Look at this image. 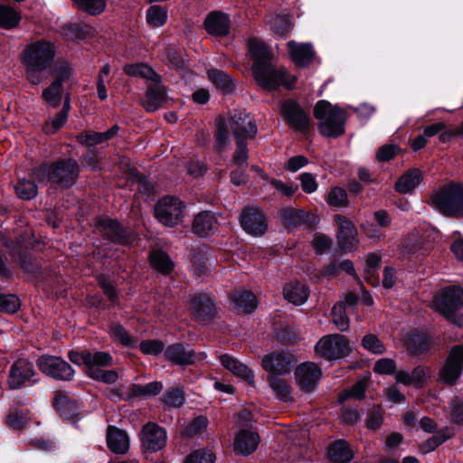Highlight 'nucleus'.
I'll return each mask as SVG.
<instances>
[{
	"label": "nucleus",
	"mask_w": 463,
	"mask_h": 463,
	"mask_svg": "<svg viewBox=\"0 0 463 463\" xmlns=\"http://www.w3.org/2000/svg\"><path fill=\"white\" fill-rule=\"evenodd\" d=\"M216 218L211 212H202L198 213L193 223V231L197 235L206 236L216 226Z\"/></svg>",
	"instance_id": "nucleus-34"
},
{
	"label": "nucleus",
	"mask_w": 463,
	"mask_h": 463,
	"mask_svg": "<svg viewBox=\"0 0 463 463\" xmlns=\"http://www.w3.org/2000/svg\"><path fill=\"white\" fill-rule=\"evenodd\" d=\"M141 442L146 450L157 451L165 446L166 432L157 424L148 422L143 427Z\"/></svg>",
	"instance_id": "nucleus-17"
},
{
	"label": "nucleus",
	"mask_w": 463,
	"mask_h": 463,
	"mask_svg": "<svg viewBox=\"0 0 463 463\" xmlns=\"http://www.w3.org/2000/svg\"><path fill=\"white\" fill-rule=\"evenodd\" d=\"M314 116L318 120V128L324 137H338L345 132V110L333 107L328 101L319 100L314 108Z\"/></svg>",
	"instance_id": "nucleus-4"
},
{
	"label": "nucleus",
	"mask_w": 463,
	"mask_h": 463,
	"mask_svg": "<svg viewBox=\"0 0 463 463\" xmlns=\"http://www.w3.org/2000/svg\"><path fill=\"white\" fill-rule=\"evenodd\" d=\"M37 365L44 374L57 380L70 381L74 375L72 367L58 356L43 355L37 360Z\"/></svg>",
	"instance_id": "nucleus-9"
},
{
	"label": "nucleus",
	"mask_w": 463,
	"mask_h": 463,
	"mask_svg": "<svg viewBox=\"0 0 463 463\" xmlns=\"http://www.w3.org/2000/svg\"><path fill=\"white\" fill-rule=\"evenodd\" d=\"M450 436L451 434L448 433L447 430H439L420 445V450L423 453H430L449 439Z\"/></svg>",
	"instance_id": "nucleus-50"
},
{
	"label": "nucleus",
	"mask_w": 463,
	"mask_h": 463,
	"mask_svg": "<svg viewBox=\"0 0 463 463\" xmlns=\"http://www.w3.org/2000/svg\"><path fill=\"white\" fill-rule=\"evenodd\" d=\"M207 423L208 420L205 417H197L185 427L184 432L191 436L202 433L206 429Z\"/></svg>",
	"instance_id": "nucleus-62"
},
{
	"label": "nucleus",
	"mask_w": 463,
	"mask_h": 463,
	"mask_svg": "<svg viewBox=\"0 0 463 463\" xmlns=\"http://www.w3.org/2000/svg\"><path fill=\"white\" fill-rule=\"evenodd\" d=\"M332 322L340 331H347L349 318L345 313V305L336 303L332 308Z\"/></svg>",
	"instance_id": "nucleus-46"
},
{
	"label": "nucleus",
	"mask_w": 463,
	"mask_h": 463,
	"mask_svg": "<svg viewBox=\"0 0 463 463\" xmlns=\"http://www.w3.org/2000/svg\"><path fill=\"white\" fill-rule=\"evenodd\" d=\"M463 369V345L454 346L445 364L440 369V380L447 384H454Z\"/></svg>",
	"instance_id": "nucleus-12"
},
{
	"label": "nucleus",
	"mask_w": 463,
	"mask_h": 463,
	"mask_svg": "<svg viewBox=\"0 0 463 463\" xmlns=\"http://www.w3.org/2000/svg\"><path fill=\"white\" fill-rule=\"evenodd\" d=\"M21 20L20 14L12 7L0 5V26L5 29L15 27Z\"/></svg>",
	"instance_id": "nucleus-44"
},
{
	"label": "nucleus",
	"mask_w": 463,
	"mask_h": 463,
	"mask_svg": "<svg viewBox=\"0 0 463 463\" xmlns=\"http://www.w3.org/2000/svg\"><path fill=\"white\" fill-rule=\"evenodd\" d=\"M164 349V344L158 340H146L140 343V350L146 354L156 355Z\"/></svg>",
	"instance_id": "nucleus-63"
},
{
	"label": "nucleus",
	"mask_w": 463,
	"mask_h": 463,
	"mask_svg": "<svg viewBox=\"0 0 463 463\" xmlns=\"http://www.w3.org/2000/svg\"><path fill=\"white\" fill-rule=\"evenodd\" d=\"M99 227L103 235L108 239L120 244L130 243V239L128 237L126 231L120 227L117 221L104 219L99 222Z\"/></svg>",
	"instance_id": "nucleus-29"
},
{
	"label": "nucleus",
	"mask_w": 463,
	"mask_h": 463,
	"mask_svg": "<svg viewBox=\"0 0 463 463\" xmlns=\"http://www.w3.org/2000/svg\"><path fill=\"white\" fill-rule=\"evenodd\" d=\"M34 375L33 364L27 359H19L11 366L7 383L13 389H19Z\"/></svg>",
	"instance_id": "nucleus-16"
},
{
	"label": "nucleus",
	"mask_w": 463,
	"mask_h": 463,
	"mask_svg": "<svg viewBox=\"0 0 463 463\" xmlns=\"http://www.w3.org/2000/svg\"><path fill=\"white\" fill-rule=\"evenodd\" d=\"M109 335L123 345L131 346L135 344L133 337L119 324H113L109 329Z\"/></svg>",
	"instance_id": "nucleus-52"
},
{
	"label": "nucleus",
	"mask_w": 463,
	"mask_h": 463,
	"mask_svg": "<svg viewBox=\"0 0 463 463\" xmlns=\"http://www.w3.org/2000/svg\"><path fill=\"white\" fill-rule=\"evenodd\" d=\"M289 55L294 63L298 66H307L314 57V51L310 43H299L289 41L288 43Z\"/></svg>",
	"instance_id": "nucleus-25"
},
{
	"label": "nucleus",
	"mask_w": 463,
	"mask_h": 463,
	"mask_svg": "<svg viewBox=\"0 0 463 463\" xmlns=\"http://www.w3.org/2000/svg\"><path fill=\"white\" fill-rule=\"evenodd\" d=\"M284 225L288 228H294L306 222L308 219L307 213L297 209H286L281 213Z\"/></svg>",
	"instance_id": "nucleus-42"
},
{
	"label": "nucleus",
	"mask_w": 463,
	"mask_h": 463,
	"mask_svg": "<svg viewBox=\"0 0 463 463\" xmlns=\"http://www.w3.org/2000/svg\"><path fill=\"white\" fill-rule=\"evenodd\" d=\"M335 222L338 225L337 241L340 248L345 251H351L359 242L354 225L343 215H336Z\"/></svg>",
	"instance_id": "nucleus-18"
},
{
	"label": "nucleus",
	"mask_w": 463,
	"mask_h": 463,
	"mask_svg": "<svg viewBox=\"0 0 463 463\" xmlns=\"http://www.w3.org/2000/svg\"><path fill=\"white\" fill-rule=\"evenodd\" d=\"M249 52L254 60L252 73L257 83L266 90H276L279 86L291 89L296 81L283 67L275 68L269 61L270 52L260 39H251L248 44Z\"/></svg>",
	"instance_id": "nucleus-1"
},
{
	"label": "nucleus",
	"mask_w": 463,
	"mask_h": 463,
	"mask_svg": "<svg viewBox=\"0 0 463 463\" xmlns=\"http://www.w3.org/2000/svg\"><path fill=\"white\" fill-rule=\"evenodd\" d=\"M68 116L65 115V111H60L54 118L47 122L44 126V131L46 134H52L60 129L67 121Z\"/></svg>",
	"instance_id": "nucleus-61"
},
{
	"label": "nucleus",
	"mask_w": 463,
	"mask_h": 463,
	"mask_svg": "<svg viewBox=\"0 0 463 463\" xmlns=\"http://www.w3.org/2000/svg\"><path fill=\"white\" fill-rule=\"evenodd\" d=\"M55 406L64 419H74L78 415V407L74 401L64 394L55 398Z\"/></svg>",
	"instance_id": "nucleus-38"
},
{
	"label": "nucleus",
	"mask_w": 463,
	"mask_h": 463,
	"mask_svg": "<svg viewBox=\"0 0 463 463\" xmlns=\"http://www.w3.org/2000/svg\"><path fill=\"white\" fill-rule=\"evenodd\" d=\"M79 174V165L75 160L58 161L49 166L42 165L36 168L33 175L42 184L54 183L61 187L71 186Z\"/></svg>",
	"instance_id": "nucleus-3"
},
{
	"label": "nucleus",
	"mask_w": 463,
	"mask_h": 463,
	"mask_svg": "<svg viewBox=\"0 0 463 463\" xmlns=\"http://www.w3.org/2000/svg\"><path fill=\"white\" fill-rule=\"evenodd\" d=\"M430 377V371L421 366L414 368L411 373L402 370L395 373V379L398 383L413 385L416 388L422 386Z\"/></svg>",
	"instance_id": "nucleus-23"
},
{
	"label": "nucleus",
	"mask_w": 463,
	"mask_h": 463,
	"mask_svg": "<svg viewBox=\"0 0 463 463\" xmlns=\"http://www.w3.org/2000/svg\"><path fill=\"white\" fill-rule=\"evenodd\" d=\"M208 79L224 93H231L234 89L232 78L222 71L209 70L207 71Z\"/></svg>",
	"instance_id": "nucleus-37"
},
{
	"label": "nucleus",
	"mask_w": 463,
	"mask_h": 463,
	"mask_svg": "<svg viewBox=\"0 0 463 463\" xmlns=\"http://www.w3.org/2000/svg\"><path fill=\"white\" fill-rule=\"evenodd\" d=\"M164 401L169 407L179 408L184 402V392L179 388H173L165 392Z\"/></svg>",
	"instance_id": "nucleus-57"
},
{
	"label": "nucleus",
	"mask_w": 463,
	"mask_h": 463,
	"mask_svg": "<svg viewBox=\"0 0 463 463\" xmlns=\"http://www.w3.org/2000/svg\"><path fill=\"white\" fill-rule=\"evenodd\" d=\"M322 376L321 369L312 362L299 364L295 370L297 385L303 392H311Z\"/></svg>",
	"instance_id": "nucleus-13"
},
{
	"label": "nucleus",
	"mask_w": 463,
	"mask_h": 463,
	"mask_svg": "<svg viewBox=\"0 0 463 463\" xmlns=\"http://www.w3.org/2000/svg\"><path fill=\"white\" fill-rule=\"evenodd\" d=\"M118 127L117 125H114L111 128H109L108 131L105 132H92V131H85L83 133H80L77 137V140L85 146H93L98 144H100L106 140H109L112 137H114L118 131Z\"/></svg>",
	"instance_id": "nucleus-31"
},
{
	"label": "nucleus",
	"mask_w": 463,
	"mask_h": 463,
	"mask_svg": "<svg viewBox=\"0 0 463 463\" xmlns=\"http://www.w3.org/2000/svg\"><path fill=\"white\" fill-rule=\"evenodd\" d=\"M312 244L315 250L322 254L330 249L332 241L328 236L317 233L315 235Z\"/></svg>",
	"instance_id": "nucleus-64"
},
{
	"label": "nucleus",
	"mask_w": 463,
	"mask_h": 463,
	"mask_svg": "<svg viewBox=\"0 0 463 463\" xmlns=\"http://www.w3.org/2000/svg\"><path fill=\"white\" fill-rule=\"evenodd\" d=\"M327 203L330 205L342 207L346 205L347 203V194L346 192L340 188L335 187L328 194Z\"/></svg>",
	"instance_id": "nucleus-58"
},
{
	"label": "nucleus",
	"mask_w": 463,
	"mask_h": 463,
	"mask_svg": "<svg viewBox=\"0 0 463 463\" xmlns=\"http://www.w3.org/2000/svg\"><path fill=\"white\" fill-rule=\"evenodd\" d=\"M73 3L78 8L91 15L101 14L107 5L106 0H73Z\"/></svg>",
	"instance_id": "nucleus-47"
},
{
	"label": "nucleus",
	"mask_w": 463,
	"mask_h": 463,
	"mask_svg": "<svg viewBox=\"0 0 463 463\" xmlns=\"http://www.w3.org/2000/svg\"><path fill=\"white\" fill-rule=\"evenodd\" d=\"M124 71L129 76H139L154 81L158 80L159 76L154 70L145 63L128 64L124 67Z\"/></svg>",
	"instance_id": "nucleus-40"
},
{
	"label": "nucleus",
	"mask_w": 463,
	"mask_h": 463,
	"mask_svg": "<svg viewBox=\"0 0 463 463\" xmlns=\"http://www.w3.org/2000/svg\"><path fill=\"white\" fill-rule=\"evenodd\" d=\"M281 112L290 128L301 132L308 130L310 118L296 101L287 100L283 102Z\"/></svg>",
	"instance_id": "nucleus-11"
},
{
	"label": "nucleus",
	"mask_w": 463,
	"mask_h": 463,
	"mask_svg": "<svg viewBox=\"0 0 463 463\" xmlns=\"http://www.w3.org/2000/svg\"><path fill=\"white\" fill-rule=\"evenodd\" d=\"M421 180L422 174L419 169L409 170L397 180L395 189L401 194L411 193Z\"/></svg>",
	"instance_id": "nucleus-32"
},
{
	"label": "nucleus",
	"mask_w": 463,
	"mask_h": 463,
	"mask_svg": "<svg viewBox=\"0 0 463 463\" xmlns=\"http://www.w3.org/2000/svg\"><path fill=\"white\" fill-rule=\"evenodd\" d=\"M229 126L236 139L252 138L257 133L252 118L245 111L235 112L230 118Z\"/></svg>",
	"instance_id": "nucleus-15"
},
{
	"label": "nucleus",
	"mask_w": 463,
	"mask_h": 463,
	"mask_svg": "<svg viewBox=\"0 0 463 463\" xmlns=\"http://www.w3.org/2000/svg\"><path fill=\"white\" fill-rule=\"evenodd\" d=\"M268 381L277 399L286 402L293 401L292 387L287 382L277 376H269Z\"/></svg>",
	"instance_id": "nucleus-36"
},
{
	"label": "nucleus",
	"mask_w": 463,
	"mask_h": 463,
	"mask_svg": "<svg viewBox=\"0 0 463 463\" xmlns=\"http://www.w3.org/2000/svg\"><path fill=\"white\" fill-rule=\"evenodd\" d=\"M283 294L288 302L300 306L307 301L309 290L306 285L298 281H293L285 285Z\"/></svg>",
	"instance_id": "nucleus-30"
},
{
	"label": "nucleus",
	"mask_w": 463,
	"mask_h": 463,
	"mask_svg": "<svg viewBox=\"0 0 463 463\" xmlns=\"http://www.w3.org/2000/svg\"><path fill=\"white\" fill-rule=\"evenodd\" d=\"M89 376L96 381H99L105 383H113L118 378V373L115 370H94L90 369Z\"/></svg>",
	"instance_id": "nucleus-56"
},
{
	"label": "nucleus",
	"mask_w": 463,
	"mask_h": 463,
	"mask_svg": "<svg viewBox=\"0 0 463 463\" xmlns=\"http://www.w3.org/2000/svg\"><path fill=\"white\" fill-rule=\"evenodd\" d=\"M232 308L238 314H250L257 308V298L250 291L241 289L232 296Z\"/></svg>",
	"instance_id": "nucleus-24"
},
{
	"label": "nucleus",
	"mask_w": 463,
	"mask_h": 463,
	"mask_svg": "<svg viewBox=\"0 0 463 463\" xmlns=\"http://www.w3.org/2000/svg\"><path fill=\"white\" fill-rule=\"evenodd\" d=\"M165 99V90L161 85L149 88L146 92L143 106L146 111L153 112L160 108Z\"/></svg>",
	"instance_id": "nucleus-35"
},
{
	"label": "nucleus",
	"mask_w": 463,
	"mask_h": 463,
	"mask_svg": "<svg viewBox=\"0 0 463 463\" xmlns=\"http://www.w3.org/2000/svg\"><path fill=\"white\" fill-rule=\"evenodd\" d=\"M365 389H366L365 382L363 380L358 381L357 383H355L353 385V387L350 390L346 391L345 392H344L343 394L340 395L339 401L341 402H343L345 400H347L349 397H354L355 399H361L364 395Z\"/></svg>",
	"instance_id": "nucleus-60"
},
{
	"label": "nucleus",
	"mask_w": 463,
	"mask_h": 463,
	"mask_svg": "<svg viewBox=\"0 0 463 463\" xmlns=\"http://www.w3.org/2000/svg\"><path fill=\"white\" fill-rule=\"evenodd\" d=\"M327 454L334 463H348L354 458L349 445L342 439L333 442L328 448Z\"/></svg>",
	"instance_id": "nucleus-33"
},
{
	"label": "nucleus",
	"mask_w": 463,
	"mask_h": 463,
	"mask_svg": "<svg viewBox=\"0 0 463 463\" xmlns=\"http://www.w3.org/2000/svg\"><path fill=\"white\" fill-rule=\"evenodd\" d=\"M361 345L373 354H383L385 352L383 342L373 334L365 335L361 340Z\"/></svg>",
	"instance_id": "nucleus-49"
},
{
	"label": "nucleus",
	"mask_w": 463,
	"mask_h": 463,
	"mask_svg": "<svg viewBox=\"0 0 463 463\" xmlns=\"http://www.w3.org/2000/svg\"><path fill=\"white\" fill-rule=\"evenodd\" d=\"M188 307L197 320L205 322L213 314V299L206 293H195L192 296Z\"/></svg>",
	"instance_id": "nucleus-21"
},
{
	"label": "nucleus",
	"mask_w": 463,
	"mask_h": 463,
	"mask_svg": "<svg viewBox=\"0 0 463 463\" xmlns=\"http://www.w3.org/2000/svg\"><path fill=\"white\" fill-rule=\"evenodd\" d=\"M163 388L160 382H152L146 385L134 384L131 388L134 396H154L158 394Z\"/></svg>",
	"instance_id": "nucleus-51"
},
{
	"label": "nucleus",
	"mask_w": 463,
	"mask_h": 463,
	"mask_svg": "<svg viewBox=\"0 0 463 463\" xmlns=\"http://www.w3.org/2000/svg\"><path fill=\"white\" fill-rule=\"evenodd\" d=\"M215 456L208 450L199 449L191 454L185 463H214Z\"/></svg>",
	"instance_id": "nucleus-59"
},
{
	"label": "nucleus",
	"mask_w": 463,
	"mask_h": 463,
	"mask_svg": "<svg viewBox=\"0 0 463 463\" xmlns=\"http://www.w3.org/2000/svg\"><path fill=\"white\" fill-rule=\"evenodd\" d=\"M112 361L111 355L107 352L90 353V363L88 364L86 373L89 375L90 369L101 370L100 367L111 365Z\"/></svg>",
	"instance_id": "nucleus-48"
},
{
	"label": "nucleus",
	"mask_w": 463,
	"mask_h": 463,
	"mask_svg": "<svg viewBox=\"0 0 463 463\" xmlns=\"http://www.w3.org/2000/svg\"><path fill=\"white\" fill-rule=\"evenodd\" d=\"M243 230L253 236H261L267 231V222L262 211L257 207H249L241 214Z\"/></svg>",
	"instance_id": "nucleus-14"
},
{
	"label": "nucleus",
	"mask_w": 463,
	"mask_h": 463,
	"mask_svg": "<svg viewBox=\"0 0 463 463\" xmlns=\"http://www.w3.org/2000/svg\"><path fill=\"white\" fill-rule=\"evenodd\" d=\"M260 441V435L252 429H240L235 434L233 449L237 454L248 456L257 449Z\"/></svg>",
	"instance_id": "nucleus-20"
},
{
	"label": "nucleus",
	"mask_w": 463,
	"mask_h": 463,
	"mask_svg": "<svg viewBox=\"0 0 463 463\" xmlns=\"http://www.w3.org/2000/svg\"><path fill=\"white\" fill-rule=\"evenodd\" d=\"M220 362L224 368L232 372L235 376H238L247 381L249 383L253 384L254 374L252 371L248 368V366L241 364L229 354L221 355Z\"/></svg>",
	"instance_id": "nucleus-28"
},
{
	"label": "nucleus",
	"mask_w": 463,
	"mask_h": 463,
	"mask_svg": "<svg viewBox=\"0 0 463 463\" xmlns=\"http://www.w3.org/2000/svg\"><path fill=\"white\" fill-rule=\"evenodd\" d=\"M20 307V300L15 295H4L0 293V311L14 313Z\"/></svg>",
	"instance_id": "nucleus-55"
},
{
	"label": "nucleus",
	"mask_w": 463,
	"mask_h": 463,
	"mask_svg": "<svg viewBox=\"0 0 463 463\" xmlns=\"http://www.w3.org/2000/svg\"><path fill=\"white\" fill-rule=\"evenodd\" d=\"M107 443L109 449L117 454H124L129 449L128 434L115 427H109L107 432Z\"/></svg>",
	"instance_id": "nucleus-27"
},
{
	"label": "nucleus",
	"mask_w": 463,
	"mask_h": 463,
	"mask_svg": "<svg viewBox=\"0 0 463 463\" xmlns=\"http://www.w3.org/2000/svg\"><path fill=\"white\" fill-rule=\"evenodd\" d=\"M407 348L412 354H421L429 350L430 339L421 333L411 335L406 341Z\"/></svg>",
	"instance_id": "nucleus-39"
},
{
	"label": "nucleus",
	"mask_w": 463,
	"mask_h": 463,
	"mask_svg": "<svg viewBox=\"0 0 463 463\" xmlns=\"http://www.w3.org/2000/svg\"><path fill=\"white\" fill-rule=\"evenodd\" d=\"M71 69L67 63H62L54 71L56 80L43 90V99L52 107H58L63 94L62 83L69 80Z\"/></svg>",
	"instance_id": "nucleus-10"
},
{
	"label": "nucleus",
	"mask_w": 463,
	"mask_h": 463,
	"mask_svg": "<svg viewBox=\"0 0 463 463\" xmlns=\"http://www.w3.org/2000/svg\"><path fill=\"white\" fill-rule=\"evenodd\" d=\"M203 24L209 34L213 36H225L229 33L231 21L226 14L214 11L206 16Z\"/></svg>",
	"instance_id": "nucleus-22"
},
{
	"label": "nucleus",
	"mask_w": 463,
	"mask_h": 463,
	"mask_svg": "<svg viewBox=\"0 0 463 463\" xmlns=\"http://www.w3.org/2000/svg\"><path fill=\"white\" fill-rule=\"evenodd\" d=\"M165 356L176 364H190L200 359L193 350L184 347L180 344L170 345L165 351Z\"/></svg>",
	"instance_id": "nucleus-26"
},
{
	"label": "nucleus",
	"mask_w": 463,
	"mask_h": 463,
	"mask_svg": "<svg viewBox=\"0 0 463 463\" xmlns=\"http://www.w3.org/2000/svg\"><path fill=\"white\" fill-rule=\"evenodd\" d=\"M294 363V356L291 354L284 353L270 354L262 360V365L270 373L269 376L283 375L289 373Z\"/></svg>",
	"instance_id": "nucleus-19"
},
{
	"label": "nucleus",
	"mask_w": 463,
	"mask_h": 463,
	"mask_svg": "<svg viewBox=\"0 0 463 463\" xmlns=\"http://www.w3.org/2000/svg\"><path fill=\"white\" fill-rule=\"evenodd\" d=\"M167 20V10L159 5H152L146 12V22L152 27H161Z\"/></svg>",
	"instance_id": "nucleus-43"
},
{
	"label": "nucleus",
	"mask_w": 463,
	"mask_h": 463,
	"mask_svg": "<svg viewBox=\"0 0 463 463\" xmlns=\"http://www.w3.org/2000/svg\"><path fill=\"white\" fill-rule=\"evenodd\" d=\"M184 204L176 197L165 196L155 206L156 219L165 226L173 227L183 218Z\"/></svg>",
	"instance_id": "nucleus-8"
},
{
	"label": "nucleus",
	"mask_w": 463,
	"mask_h": 463,
	"mask_svg": "<svg viewBox=\"0 0 463 463\" xmlns=\"http://www.w3.org/2000/svg\"><path fill=\"white\" fill-rule=\"evenodd\" d=\"M315 350L318 356L328 361L343 358L351 353L347 338L338 334L323 336Z\"/></svg>",
	"instance_id": "nucleus-7"
},
{
	"label": "nucleus",
	"mask_w": 463,
	"mask_h": 463,
	"mask_svg": "<svg viewBox=\"0 0 463 463\" xmlns=\"http://www.w3.org/2000/svg\"><path fill=\"white\" fill-rule=\"evenodd\" d=\"M381 267V258L374 254L371 253L366 257V260L364 263V272L366 274V279L373 285L376 283L372 279L375 277L377 271Z\"/></svg>",
	"instance_id": "nucleus-54"
},
{
	"label": "nucleus",
	"mask_w": 463,
	"mask_h": 463,
	"mask_svg": "<svg viewBox=\"0 0 463 463\" xmlns=\"http://www.w3.org/2000/svg\"><path fill=\"white\" fill-rule=\"evenodd\" d=\"M16 194L24 199L30 200L36 196L37 186L32 181L21 180L14 187Z\"/></svg>",
	"instance_id": "nucleus-53"
},
{
	"label": "nucleus",
	"mask_w": 463,
	"mask_h": 463,
	"mask_svg": "<svg viewBox=\"0 0 463 463\" xmlns=\"http://www.w3.org/2000/svg\"><path fill=\"white\" fill-rule=\"evenodd\" d=\"M462 307L463 289L459 287L445 288L433 301V307L458 326L463 324V317L458 313Z\"/></svg>",
	"instance_id": "nucleus-5"
},
{
	"label": "nucleus",
	"mask_w": 463,
	"mask_h": 463,
	"mask_svg": "<svg viewBox=\"0 0 463 463\" xmlns=\"http://www.w3.org/2000/svg\"><path fill=\"white\" fill-rule=\"evenodd\" d=\"M151 265L162 273H168L173 268L169 257L161 250H155L150 254Z\"/></svg>",
	"instance_id": "nucleus-45"
},
{
	"label": "nucleus",
	"mask_w": 463,
	"mask_h": 463,
	"mask_svg": "<svg viewBox=\"0 0 463 463\" xmlns=\"http://www.w3.org/2000/svg\"><path fill=\"white\" fill-rule=\"evenodd\" d=\"M270 30L278 36L287 35L292 29L290 15H275L269 20Z\"/></svg>",
	"instance_id": "nucleus-41"
},
{
	"label": "nucleus",
	"mask_w": 463,
	"mask_h": 463,
	"mask_svg": "<svg viewBox=\"0 0 463 463\" xmlns=\"http://www.w3.org/2000/svg\"><path fill=\"white\" fill-rule=\"evenodd\" d=\"M431 201L443 214L459 216L463 214V186L450 184L434 194Z\"/></svg>",
	"instance_id": "nucleus-6"
},
{
	"label": "nucleus",
	"mask_w": 463,
	"mask_h": 463,
	"mask_svg": "<svg viewBox=\"0 0 463 463\" xmlns=\"http://www.w3.org/2000/svg\"><path fill=\"white\" fill-rule=\"evenodd\" d=\"M56 56L55 44L48 40H38L27 44L21 53L27 80L34 85L45 79V72L52 68Z\"/></svg>",
	"instance_id": "nucleus-2"
}]
</instances>
